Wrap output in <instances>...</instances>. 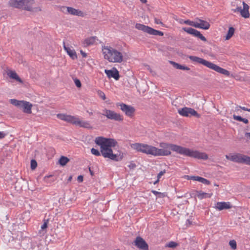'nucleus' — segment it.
Listing matches in <instances>:
<instances>
[{"label":"nucleus","instance_id":"obj_1","mask_svg":"<svg viewBox=\"0 0 250 250\" xmlns=\"http://www.w3.org/2000/svg\"><path fill=\"white\" fill-rule=\"evenodd\" d=\"M130 147L137 152L154 156H168L171 153V150H172L179 154L199 160H206L208 158V155L206 153L164 142L160 143V148L146 144L139 143L131 144Z\"/></svg>","mask_w":250,"mask_h":250},{"label":"nucleus","instance_id":"obj_2","mask_svg":"<svg viewBox=\"0 0 250 250\" xmlns=\"http://www.w3.org/2000/svg\"><path fill=\"white\" fill-rule=\"evenodd\" d=\"M95 143L100 146V152L94 148L91 149L92 154L99 156L102 154L105 158H109L115 161L123 159L124 153L120 150H117L116 146L117 142L114 139L98 137L95 140Z\"/></svg>","mask_w":250,"mask_h":250},{"label":"nucleus","instance_id":"obj_3","mask_svg":"<svg viewBox=\"0 0 250 250\" xmlns=\"http://www.w3.org/2000/svg\"><path fill=\"white\" fill-rule=\"evenodd\" d=\"M35 0H9L7 2L8 7L21 11L38 12L42 11L41 7H35Z\"/></svg>","mask_w":250,"mask_h":250},{"label":"nucleus","instance_id":"obj_4","mask_svg":"<svg viewBox=\"0 0 250 250\" xmlns=\"http://www.w3.org/2000/svg\"><path fill=\"white\" fill-rule=\"evenodd\" d=\"M102 52L104 58L111 62H122L124 60L123 54L110 46H104Z\"/></svg>","mask_w":250,"mask_h":250},{"label":"nucleus","instance_id":"obj_5","mask_svg":"<svg viewBox=\"0 0 250 250\" xmlns=\"http://www.w3.org/2000/svg\"><path fill=\"white\" fill-rule=\"evenodd\" d=\"M188 58L192 61V62H196L197 63L202 64L207 67L211 69L218 73L222 74L226 76H229L230 73L227 70H226L224 68H222L219 66L215 64H214L211 62L207 61L202 58L194 56H188Z\"/></svg>","mask_w":250,"mask_h":250},{"label":"nucleus","instance_id":"obj_6","mask_svg":"<svg viewBox=\"0 0 250 250\" xmlns=\"http://www.w3.org/2000/svg\"><path fill=\"white\" fill-rule=\"evenodd\" d=\"M57 117L63 121H65L67 122L76 125L80 127H82L86 128H92L90 123L86 121L81 120L79 118L69 115L65 114H58L57 115Z\"/></svg>","mask_w":250,"mask_h":250},{"label":"nucleus","instance_id":"obj_7","mask_svg":"<svg viewBox=\"0 0 250 250\" xmlns=\"http://www.w3.org/2000/svg\"><path fill=\"white\" fill-rule=\"evenodd\" d=\"M9 102L11 104L21 109L22 111L26 114L32 113L33 104L29 102L23 100H17L15 99H10Z\"/></svg>","mask_w":250,"mask_h":250},{"label":"nucleus","instance_id":"obj_8","mask_svg":"<svg viewBox=\"0 0 250 250\" xmlns=\"http://www.w3.org/2000/svg\"><path fill=\"white\" fill-rule=\"evenodd\" d=\"M135 28L139 30L142 31L143 32L151 35L159 36H163L164 35V33L163 32L155 30L150 27L142 24L136 23L135 24Z\"/></svg>","mask_w":250,"mask_h":250},{"label":"nucleus","instance_id":"obj_9","mask_svg":"<svg viewBox=\"0 0 250 250\" xmlns=\"http://www.w3.org/2000/svg\"><path fill=\"white\" fill-rule=\"evenodd\" d=\"M102 114L108 119L116 121H122L123 119L122 116L120 114L106 108L102 110Z\"/></svg>","mask_w":250,"mask_h":250},{"label":"nucleus","instance_id":"obj_10","mask_svg":"<svg viewBox=\"0 0 250 250\" xmlns=\"http://www.w3.org/2000/svg\"><path fill=\"white\" fill-rule=\"evenodd\" d=\"M116 106L120 107L121 110L128 117H131L133 116L135 110L133 106L120 103H117Z\"/></svg>","mask_w":250,"mask_h":250},{"label":"nucleus","instance_id":"obj_11","mask_svg":"<svg viewBox=\"0 0 250 250\" xmlns=\"http://www.w3.org/2000/svg\"><path fill=\"white\" fill-rule=\"evenodd\" d=\"M243 8L241 6H237V7L233 9L234 12L240 13L241 16L244 18H249L250 16L249 12V6L244 1L242 2Z\"/></svg>","mask_w":250,"mask_h":250},{"label":"nucleus","instance_id":"obj_12","mask_svg":"<svg viewBox=\"0 0 250 250\" xmlns=\"http://www.w3.org/2000/svg\"><path fill=\"white\" fill-rule=\"evenodd\" d=\"M178 113L183 116L188 117L190 116H194L197 118L200 117L197 112L191 108L184 107L178 110Z\"/></svg>","mask_w":250,"mask_h":250},{"label":"nucleus","instance_id":"obj_13","mask_svg":"<svg viewBox=\"0 0 250 250\" xmlns=\"http://www.w3.org/2000/svg\"><path fill=\"white\" fill-rule=\"evenodd\" d=\"M134 244L140 250H148V244L140 236H138L136 238L134 241Z\"/></svg>","mask_w":250,"mask_h":250},{"label":"nucleus","instance_id":"obj_14","mask_svg":"<svg viewBox=\"0 0 250 250\" xmlns=\"http://www.w3.org/2000/svg\"><path fill=\"white\" fill-rule=\"evenodd\" d=\"M245 157V155L241 153H237L231 156L226 155V158L227 159L238 163L244 164Z\"/></svg>","mask_w":250,"mask_h":250},{"label":"nucleus","instance_id":"obj_15","mask_svg":"<svg viewBox=\"0 0 250 250\" xmlns=\"http://www.w3.org/2000/svg\"><path fill=\"white\" fill-rule=\"evenodd\" d=\"M182 29L186 32L187 33L193 35V36L197 37L203 41H206V38L202 35V34H201V33L197 31V30H195L192 28H186L184 27L182 28Z\"/></svg>","mask_w":250,"mask_h":250},{"label":"nucleus","instance_id":"obj_16","mask_svg":"<svg viewBox=\"0 0 250 250\" xmlns=\"http://www.w3.org/2000/svg\"><path fill=\"white\" fill-rule=\"evenodd\" d=\"M6 73L7 76L11 79L16 80L19 83H22L23 81L19 77L17 73L13 70H12L9 69H7L6 70Z\"/></svg>","mask_w":250,"mask_h":250},{"label":"nucleus","instance_id":"obj_17","mask_svg":"<svg viewBox=\"0 0 250 250\" xmlns=\"http://www.w3.org/2000/svg\"><path fill=\"white\" fill-rule=\"evenodd\" d=\"M104 72L109 78H113L116 80H118L119 78V72L115 68L112 70L105 69Z\"/></svg>","mask_w":250,"mask_h":250},{"label":"nucleus","instance_id":"obj_18","mask_svg":"<svg viewBox=\"0 0 250 250\" xmlns=\"http://www.w3.org/2000/svg\"><path fill=\"white\" fill-rule=\"evenodd\" d=\"M231 208L230 203L229 202H217L215 205V208L219 210L229 209Z\"/></svg>","mask_w":250,"mask_h":250},{"label":"nucleus","instance_id":"obj_19","mask_svg":"<svg viewBox=\"0 0 250 250\" xmlns=\"http://www.w3.org/2000/svg\"><path fill=\"white\" fill-rule=\"evenodd\" d=\"M198 21L199 22H196V28H199L205 30L209 29L210 24L208 22L200 19H199Z\"/></svg>","mask_w":250,"mask_h":250},{"label":"nucleus","instance_id":"obj_20","mask_svg":"<svg viewBox=\"0 0 250 250\" xmlns=\"http://www.w3.org/2000/svg\"><path fill=\"white\" fill-rule=\"evenodd\" d=\"M67 9V14H69L74 16H78L80 17L84 16V14L83 12L79 9H76L72 7H68Z\"/></svg>","mask_w":250,"mask_h":250},{"label":"nucleus","instance_id":"obj_21","mask_svg":"<svg viewBox=\"0 0 250 250\" xmlns=\"http://www.w3.org/2000/svg\"><path fill=\"white\" fill-rule=\"evenodd\" d=\"M63 48L65 51H66L67 52V54L72 59L75 60L77 58V55L74 49L69 47L66 46L64 44L63 45Z\"/></svg>","mask_w":250,"mask_h":250},{"label":"nucleus","instance_id":"obj_22","mask_svg":"<svg viewBox=\"0 0 250 250\" xmlns=\"http://www.w3.org/2000/svg\"><path fill=\"white\" fill-rule=\"evenodd\" d=\"M198 182L204 184L206 186H209L211 187H219L220 185L215 182H212V181H209L205 178L200 177L199 178Z\"/></svg>","mask_w":250,"mask_h":250},{"label":"nucleus","instance_id":"obj_23","mask_svg":"<svg viewBox=\"0 0 250 250\" xmlns=\"http://www.w3.org/2000/svg\"><path fill=\"white\" fill-rule=\"evenodd\" d=\"M96 38L95 37H90L85 39L83 42L84 46H87L93 44L96 41Z\"/></svg>","mask_w":250,"mask_h":250},{"label":"nucleus","instance_id":"obj_24","mask_svg":"<svg viewBox=\"0 0 250 250\" xmlns=\"http://www.w3.org/2000/svg\"><path fill=\"white\" fill-rule=\"evenodd\" d=\"M196 192V196L200 199L209 198L212 195V193L204 192L202 191H197Z\"/></svg>","mask_w":250,"mask_h":250},{"label":"nucleus","instance_id":"obj_25","mask_svg":"<svg viewBox=\"0 0 250 250\" xmlns=\"http://www.w3.org/2000/svg\"><path fill=\"white\" fill-rule=\"evenodd\" d=\"M169 63L171 64H172L174 68L177 69H181L184 70H189L190 69V68L187 66H186L185 65H182L173 61H169Z\"/></svg>","mask_w":250,"mask_h":250},{"label":"nucleus","instance_id":"obj_26","mask_svg":"<svg viewBox=\"0 0 250 250\" xmlns=\"http://www.w3.org/2000/svg\"><path fill=\"white\" fill-rule=\"evenodd\" d=\"M70 160L67 157L62 156L60 158L58 163L62 166H65L69 162Z\"/></svg>","mask_w":250,"mask_h":250},{"label":"nucleus","instance_id":"obj_27","mask_svg":"<svg viewBox=\"0 0 250 250\" xmlns=\"http://www.w3.org/2000/svg\"><path fill=\"white\" fill-rule=\"evenodd\" d=\"M235 29L233 27H230L229 28L228 33L225 37V40H229L234 35Z\"/></svg>","mask_w":250,"mask_h":250},{"label":"nucleus","instance_id":"obj_28","mask_svg":"<svg viewBox=\"0 0 250 250\" xmlns=\"http://www.w3.org/2000/svg\"><path fill=\"white\" fill-rule=\"evenodd\" d=\"M152 192L159 198H163L167 196V193L166 192H161L155 190H152Z\"/></svg>","mask_w":250,"mask_h":250},{"label":"nucleus","instance_id":"obj_29","mask_svg":"<svg viewBox=\"0 0 250 250\" xmlns=\"http://www.w3.org/2000/svg\"><path fill=\"white\" fill-rule=\"evenodd\" d=\"M229 245L230 246V248L233 250H235L237 249V244L235 240H231L229 241Z\"/></svg>","mask_w":250,"mask_h":250},{"label":"nucleus","instance_id":"obj_30","mask_svg":"<svg viewBox=\"0 0 250 250\" xmlns=\"http://www.w3.org/2000/svg\"><path fill=\"white\" fill-rule=\"evenodd\" d=\"M184 23L190 26H193L194 27H195L196 26V22L191 21L189 20L185 21H184Z\"/></svg>","mask_w":250,"mask_h":250},{"label":"nucleus","instance_id":"obj_31","mask_svg":"<svg viewBox=\"0 0 250 250\" xmlns=\"http://www.w3.org/2000/svg\"><path fill=\"white\" fill-rule=\"evenodd\" d=\"M74 83H75L76 86L78 88H81L82 84H81V81L78 79H77V78L74 79Z\"/></svg>","mask_w":250,"mask_h":250},{"label":"nucleus","instance_id":"obj_32","mask_svg":"<svg viewBox=\"0 0 250 250\" xmlns=\"http://www.w3.org/2000/svg\"><path fill=\"white\" fill-rule=\"evenodd\" d=\"M97 93L99 97H101L103 100H105L106 99L105 95L102 91L98 90Z\"/></svg>","mask_w":250,"mask_h":250},{"label":"nucleus","instance_id":"obj_33","mask_svg":"<svg viewBox=\"0 0 250 250\" xmlns=\"http://www.w3.org/2000/svg\"><path fill=\"white\" fill-rule=\"evenodd\" d=\"M37 167V163L35 160H32L31 161V168L33 170Z\"/></svg>","mask_w":250,"mask_h":250},{"label":"nucleus","instance_id":"obj_34","mask_svg":"<svg viewBox=\"0 0 250 250\" xmlns=\"http://www.w3.org/2000/svg\"><path fill=\"white\" fill-rule=\"evenodd\" d=\"M166 173V170H162V171H161L157 175V181H156L155 182H154V184H156V183H157L160 178L161 177V176L162 175H163L165 173Z\"/></svg>","mask_w":250,"mask_h":250},{"label":"nucleus","instance_id":"obj_35","mask_svg":"<svg viewBox=\"0 0 250 250\" xmlns=\"http://www.w3.org/2000/svg\"><path fill=\"white\" fill-rule=\"evenodd\" d=\"M68 7L65 6H62L60 7V10L64 14H67Z\"/></svg>","mask_w":250,"mask_h":250},{"label":"nucleus","instance_id":"obj_36","mask_svg":"<svg viewBox=\"0 0 250 250\" xmlns=\"http://www.w3.org/2000/svg\"><path fill=\"white\" fill-rule=\"evenodd\" d=\"M177 246V244L174 242L171 241L168 244H167V247L169 248H174Z\"/></svg>","mask_w":250,"mask_h":250},{"label":"nucleus","instance_id":"obj_37","mask_svg":"<svg viewBox=\"0 0 250 250\" xmlns=\"http://www.w3.org/2000/svg\"><path fill=\"white\" fill-rule=\"evenodd\" d=\"M186 177L187 178V179L188 180H193L194 181H198V180H199V178H200V177L199 176H186Z\"/></svg>","mask_w":250,"mask_h":250},{"label":"nucleus","instance_id":"obj_38","mask_svg":"<svg viewBox=\"0 0 250 250\" xmlns=\"http://www.w3.org/2000/svg\"><path fill=\"white\" fill-rule=\"evenodd\" d=\"M244 164L250 165V157L245 155Z\"/></svg>","mask_w":250,"mask_h":250},{"label":"nucleus","instance_id":"obj_39","mask_svg":"<svg viewBox=\"0 0 250 250\" xmlns=\"http://www.w3.org/2000/svg\"><path fill=\"white\" fill-rule=\"evenodd\" d=\"M48 220H44L43 225L41 226V229L43 230L47 227Z\"/></svg>","mask_w":250,"mask_h":250},{"label":"nucleus","instance_id":"obj_40","mask_svg":"<svg viewBox=\"0 0 250 250\" xmlns=\"http://www.w3.org/2000/svg\"><path fill=\"white\" fill-rule=\"evenodd\" d=\"M233 119L234 120H236L237 121H240V122H242L243 118H242L241 116H236L235 115H234L233 116Z\"/></svg>","mask_w":250,"mask_h":250},{"label":"nucleus","instance_id":"obj_41","mask_svg":"<svg viewBox=\"0 0 250 250\" xmlns=\"http://www.w3.org/2000/svg\"><path fill=\"white\" fill-rule=\"evenodd\" d=\"M6 134H7L3 131H0V139L4 138Z\"/></svg>","mask_w":250,"mask_h":250},{"label":"nucleus","instance_id":"obj_42","mask_svg":"<svg viewBox=\"0 0 250 250\" xmlns=\"http://www.w3.org/2000/svg\"><path fill=\"white\" fill-rule=\"evenodd\" d=\"M154 21H155V23L156 24H163L162 22L159 19H158L157 18H155Z\"/></svg>","mask_w":250,"mask_h":250},{"label":"nucleus","instance_id":"obj_43","mask_svg":"<svg viewBox=\"0 0 250 250\" xmlns=\"http://www.w3.org/2000/svg\"><path fill=\"white\" fill-rule=\"evenodd\" d=\"M77 180L79 182H82L83 181V176L79 175L77 178Z\"/></svg>","mask_w":250,"mask_h":250},{"label":"nucleus","instance_id":"obj_44","mask_svg":"<svg viewBox=\"0 0 250 250\" xmlns=\"http://www.w3.org/2000/svg\"><path fill=\"white\" fill-rule=\"evenodd\" d=\"M128 167L130 168V169H133L135 167H136V165L134 163H130L129 165H128Z\"/></svg>","mask_w":250,"mask_h":250},{"label":"nucleus","instance_id":"obj_45","mask_svg":"<svg viewBox=\"0 0 250 250\" xmlns=\"http://www.w3.org/2000/svg\"><path fill=\"white\" fill-rule=\"evenodd\" d=\"M80 52L83 57L85 58L87 56L86 53L84 52L83 50H81Z\"/></svg>","mask_w":250,"mask_h":250},{"label":"nucleus","instance_id":"obj_46","mask_svg":"<svg viewBox=\"0 0 250 250\" xmlns=\"http://www.w3.org/2000/svg\"><path fill=\"white\" fill-rule=\"evenodd\" d=\"M237 108H240L241 109H242V110H245V111H248V109L247 108H246L245 107H242V106H238L237 107Z\"/></svg>","mask_w":250,"mask_h":250},{"label":"nucleus","instance_id":"obj_47","mask_svg":"<svg viewBox=\"0 0 250 250\" xmlns=\"http://www.w3.org/2000/svg\"><path fill=\"white\" fill-rule=\"evenodd\" d=\"M242 122H244L245 124H248L249 123V121L248 119H245V118H243V120H242Z\"/></svg>","mask_w":250,"mask_h":250},{"label":"nucleus","instance_id":"obj_48","mask_svg":"<svg viewBox=\"0 0 250 250\" xmlns=\"http://www.w3.org/2000/svg\"><path fill=\"white\" fill-rule=\"evenodd\" d=\"M142 3L145 4L147 2V0H140Z\"/></svg>","mask_w":250,"mask_h":250},{"label":"nucleus","instance_id":"obj_49","mask_svg":"<svg viewBox=\"0 0 250 250\" xmlns=\"http://www.w3.org/2000/svg\"><path fill=\"white\" fill-rule=\"evenodd\" d=\"M246 136L249 137L250 139V133H246Z\"/></svg>","mask_w":250,"mask_h":250},{"label":"nucleus","instance_id":"obj_50","mask_svg":"<svg viewBox=\"0 0 250 250\" xmlns=\"http://www.w3.org/2000/svg\"><path fill=\"white\" fill-rule=\"evenodd\" d=\"M89 171H90V172L91 175H93V172L92 170H91V169H90V168H89Z\"/></svg>","mask_w":250,"mask_h":250},{"label":"nucleus","instance_id":"obj_51","mask_svg":"<svg viewBox=\"0 0 250 250\" xmlns=\"http://www.w3.org/2000/svg\"><path fill=\"white\" fill-rule=\"evenodd\" d=\"M72 178V176H70L68 178V180L69 181H70L71 180Z\"/></svg>","mask_w":250,"mask_h":250},{"label":"nucleus","instance_id":"obj_52","mask_svg":"<svg viewBox=\"0 0 250 250\" xmlns=\"http://www.w3.org/2000/svg\"><path fill=\"white\" fill-rule=\"evenodd\" d=\"M51 176H52V175L46 176L44 177V178H45V179L46 178H49V177H51Z\"/></svg>","mask_w":250,"mask_h":250},{"label":"nucleus","instance_id":"obj_53","mask_svg":"<svg viewBox=\"0 0 250 250\" xmlns=\"http://www.w3.org/2000/svg\"><path fill=\"white\" fill-rule=\"evenodd\" d=\"M187 222L189 224H191V222L189 220H188Z\"/></svg>","mask_w":250,"mask_h":250},{"label":"nucleus","instance_id":"obj_54","mask_svg":"<svg viewBox=\"0 0 250 250\" xmlns=\"http://www.w3.org/2000/svg\"><path fill=\"white\" fill-rule=\"evenodd\" d=\"M247 111L250 112V109L248 108Z\"/></svg>","mask_w":250,"mask_h":250}]
</instances>
